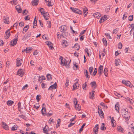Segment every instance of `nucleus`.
<instances>
[{
  "mask_svg": "<svg viewBox=\"0 0 134 134\" xmlns=\"http://www.w3.org/2000/svg\"><path fill=\"white\" fill-rule=\"evenodd\" d=\"M94 91H93L92 92L89 93L90 94L89 97L90 99H92L94 98Z\"/></svg>",
  "mask_w": 134,
  "mask_h": 134,
  "instance_id": "b1692460",
  "label": "nucleus"
},
{
  "mask_svg": "<svg viewBox=\"0 0 134 134\" xmlns=\"http://www.w3.org/2000/svg\"><path fill=\"white\" fill-rule=\"evenodd\" d=\"M32 3L33 5H36L38 3V0H33Z\"/></svg>",
  "mask_w": 134,
  "mask_h": 134,
  "instance_id": "c756f323",
  "label": "nucleus"
},
{
  "mask_svg": "<svg viewBox=\"0 0 134 134\" xmlns=\"http://www.w3.org/2000/svg\"><path fill=\"white\" fill-rule=\"evenodd\" d=\"M89 69L90 74H91L92 73V72L93 71V67L92 66H91L89 68Z\"/></svg>",
  "mask_w": 134,
  "mask_h": 134,
  "instance_id": "603ef678",
  "label": "nucleus"
},
{
  "mask_svg": "<svg viewBox=\"0 0 134 134\" xmlns=\"http://www.w3.org/2000/svg\"><path fill=\"white\" fill-rule=\"evenodd\" d=\"M100 129L102 130H104L106 129L105 124L104 123H102L100 128Z\"/></svg>",
  "mask_w": 134,
  "mask_h": 134,
  "instance_id": "7c9ffc66",
  "label": "nucleus"
},
{
  "mask_svg": "<svg viewBox=\"0 0 134 134\" xmlns=\"http://www.w3.org/2000/svg\"><path fill=\"white\" fill-rule=\"evenodd\" d=\"M3 22L6 24H8L9 23V18H5L3 20Z\"/></svg>",
  "mask_w": 134,
  "mask_h": 134,
  "instance_id": "2f4dec72",
  "label": "nucleus"
},
{
  "mask_svg": "<svg viewBox=\"0 0 134 134\" xmlns=\"http://www.w3.org/2000/svg\"><path fill=\"white\" fill-rule=\"evenodd\" d=\"M30 16L28 15L25 17V19L26 20H29L30 18Z\"/></svg>",
  "mask_w": 134,
  "mask_h": 134,
  "instance_id": "774afa93",
  "label": "nucleus"
},
{
  "mask_svg": "<svg viewBox=\"0 0 134 134\" xmlns=\"http://www.w3.org/2000/svg\"><path fill=\"white\" fill-rule=\"evenodd\" d=\"M14 102L11 100H8L7 102V104L8 106H10L12 104H13Z\"/></svg>",
  "mask_w": 134,
  "mask_h": 134,
  "instance_id": "c85d7f7f",
  "label": "nucleus"
},
{
  "mask_svg": "<svg viewBox=\"0 0 134 134\" xmlns=\"http://www.w3.org/2000/svg\"><path fill=\"white\" fill-rule=\"evenodd\" d=\"M21 103L20 102H19L18 104V107L19 110H21V109L22 108H21Z\"/></svg>",
  "mask_w": 134,
  "mask_h": 134,
  "instance_id": "4d7b16f0",
  "label": "nucleus"
},
{
  "mask_svg": "<svg viewBox=\"0 0 134 134\" xmlns=\"http://www.w3.org/2000/svg\"><path fill=\"white\" fill-rule=\"evenodd\" d=\"M48 127L47 126H46L43 129V130L44 132V133H46L47 132L48 130H47V129H46V128H48Z\"/></svg>",
  "mask_w": 134,
  "mask_h": 134,
  "instance_id": "58836bf2",
  "label": "nucleus"
},
{
  "mask_svg": "<svg viewBox=\"0 0 134 134\" xmlns=\"http://www.w3.org/2000/svg\"><path fill=\"white\" fill-rule=\"evenodd\" d=\"M93 15L94 17L97 19H99L101 16V14L100 13L96 12L93 14Z\"/></svg>",
  "mask_w": 134,
  "mask_h": 134,
  "instance_id": "a211bd4d",
  "label": "nucleus"
},
{
  "mask_svg": "<svg viewBox=\"0 0 134 134\" xmlns=\"http://www.w3.org/2000/svg\"><path fill=\"white\" fill-rule=\"evenodd\" d=\"M83 14L84 15V16H85L87 15L88 13V10L87 8L86 7H85L83 8Z\"/></svg>",
  "mask_w": 134,
  "mask_h": 134,
  "instance_id": "5701e85b",
  "label": "nucleus"
},
{
  "mask_svg": "<svg viewBox=\"0 0 134 134\" xmlns=\"http://www.w3.org/2000/svg\"><path fill=\"white\" fill-rule=\"evenodd\" d=\"M111 125L113 127H114V122H115V121L114 120V118L113 117L111 120Z\"/></svg>",
  "mask_w": 134,
  "mask_h": 134,
  "instance_id": "de8ad7c7",
  "label": "nucleus"
},
{
  "mask_svg": "<svg viewBox=\"0 0 134 134\" xmlns=\"http://www.w3.org/2000/svg\"><path fill=\"white\" fill-rule=\"evenodd\" d=\"M42 15L43 16L44 19H45L46 20L48 19L49 17L48 13L47 12H46Z\"/></svg>",
  "mask_w": 134,
  "mask_h": 134,
  "instance_id": "4468645a",
  "label": "nucleus"
},
{
  "mask_svg": "<svg viewBox=\"0 0 134 134\" xmlns=\"http://www.w3.org/2000/svg\"><path fill=\"white\" fill-rule=\"evenodd\" d=\"M98 112L99 116L101 118H103L104 116V114L103 111L101 109H100V108L99 107H98Z\"/></svg>",
  "mask_w": 134,
  "mask_h": 134,
  "instance_id": "9d476101",
  "label": "nucleus"
},
{
  "mask_svg": "<svg viewBox=\"0 0 134 134\" xmlns=\"http://www.w3.org/2000/svg\"><path fill=\"white\" fill-rule=\"evenodd\" d=\"M77 100L76 98H75L74 100V103L75 105V109L76 110H81V107L79 106L78 104H77Z\"/></svg>",
  "mask_w": 134,
  "mask_h": 134,
  "instance_id": "7ed1b4c3",
  "label": "nucleus"
},
{
  "mask_svg": "<svg viewBox=\"0 0 134 134\" xmlns=\"http://www.w3.org/2000/svg\"><path fill=\"white\" fill-rule=\"evenodd\" d=\"M24 74V71L23 69H19L17 72V75L19 76H21V77Z\"/></svg>",
  "mask_w": 134,
  "mask_h": 134,
  "instance_id": "39448f33",
  "label": "nucleus"
},
{
  "mask_svg": "<svg viewBox=\"0 0 134 134\" xmlns=\"http://www.w3.org/2000/svg\"><path fill=\"white\" fill-rule=\"evenodd\" d=\"M36 104L37 106H36V105H34V107L36 109H38L39 107V105L38 104Z\"/></svg>",
  "mask_w": 134,
  "mask_h": 134,
  "instance_id": "0e129e2a",
  "label": "nucleus"
},
{
  "mask_svg": "<svg viewBox=\"0 0 134 134\" xmlns=\"http://www.w3.org/2000/svg\"><path fill=\"white\" fill-rule=\"evenodd\" d=\"M110 6H108L107 8H106L105 10L107 12H108L110 10Z\"/></svg>",
  "mask_w": 134,
  "mask_h": 134,
  "instance_id": "052dcab7",
  "label": "nucleus"
},
{
  "mask_svg": "<svg viewBox=\"0 0 134 134\" xmlns=\"http://www.w3.org/2000/svg\"><path fill=\"white\" fill-rule=\"evenodd\" d=\"M19 117H21L22 118L24 119H26V116L23 115H20L19 116Z\"/></svg>",
  "mask_w": 134,
  "mask_h": 134,
  "instance_id": "680f3d73",
  "label": "nucleus"
},
{
  "mask_svg": "<svg viewBox=\"0 0 134 134\" xmlns=\"http://www.w3.org/2000/svg\"><path fill=\"white\" fill-rule=\"evenodd\" d=\"M53 112L51 111H49L48 113H46V115L48 116H51L53 114Z\"/></svg>",
  "mask_w": 134,
  "mask_h": 134,
  "instance_id": "8fccbe9b",
  "label": "nucleus"
},
{
  "mask_svg": "<svg viewBox=\"0 0 134 134\" xmlns=\"http://www.w3.org/2000/svg\"><path fill=\"white\" fill-rule=\"evenodd\" d=\"M114 94L115 96H117L118 97H122V96H121V95L120 94L117 92H115V93Z\"/></svg>",
  "mask_w": 134,
  "mask_h": 134,
  "instance_id": "13d9d810",
  "label": "nucleus"
},
{
  "mask_svg": "<svg viewBox=\"0 0 134 134\" xmlns=\"http://www.w3.org/2000/svg\"><path fill=\"white\" fill-rule=\"evenodd\" d=\"M97 69L96 68H95L94 71L93 72V75L94 76H95L97 72Z\"/></svg>",
  "mask_w": 134,
  "mask_h": 134,
  "instance_id": "338daca9",
  "label": "nucleus"
},
{
  "mask_svg": "<svg viewBox=\"0 0 134 134\" xmlns=\"http://www.w3.org/2000/svg\"><path fill=\"white\" fill-rule=\"evenodd\" d=\"M117 128L118 130L119 131L122 133L123 132V128L121 126H118Z\"/></svg>",
  "mask_w": 134,
  "mask_h": 134,
  "instance_id": "e433bc0d",
  "label": "nucleus"
},
{
  "mask_svg": "<svg viewBox=\"0 0 134 134\" xmlns=\"http://www.w3.org/2000/svg\"><path fill=\"white\" fill-rule=\"evenodd\" d=\"M46 3L47 5L49 7L53 5V3L51 2V1L46 2Z\"/></svg>",
  "mask_w": 134,
  "mask_h": 134,
  "instance_id": "ea45409f",
  "label": "nucleus"
},
{
  "mask_svg": "<svg viewBox=\"0 0 134 134\" xmlns=\"http://www.w3.org/2000/svg\"><path fill=\"white\" fill-rule=\"evenodd\" d=\"M133 19V15H131L129 16L128 18V20L129 21H131Z\"/></svg>",
  "mask_w": 134,
  "mask_h": 134,
  "instance_id": "3c124183",
  "label": "nucleus"
},
{
  "mask_svg": "<svg viewBox=\"0 0 134 134\" xmlns=\"http://www.w3.org/2000/svg\"><path fill=\"white\" fill-rule=\"evenodd\" d=\"M122 44L121 42H119L118 44V48L119 49H121L122 48Z\"/></svg>",
  "mask_w": 134,
  "mask_h": 134,
  "instance_id": "bf43d9fd",
  "label": "nucleus"
},
{
  "mask_svg": "<svg viewBox=\"0 0 134 134\" xmlns=\"http://www.w3.org/2000/svg\"><path fill=\"white\" fill-rule=\"evenodd\" d=\"M120 63V59H118L115 60V63L116 66L119 65Z\"/></svg>",
  "mask_w": 134,
  "mask_h": 134,
  "instance_id": "a878e982",
  "label": "nucleus"
},
{
  "mask_svg": "<svg viewBox=\"0 0 134 134\" xmlns=\"http://www.w3.org/2000/svg\"><path fill=\"white\" fill-rule=\"evenodd\" d=\"M86 125V123H84L81 126V127L80 128V129L79 130V132L81 133V131L83 130V129L84 127Z\"/></svg>",
  "mask_w": 134,
  "mask_h": 134,
  "instance_id": "37998d69",
  "label": "nucleus"
},
{
  "mask_svg": "<svg viewBox=\"0 0 134 134\" xmlns=\"http://www.w3.org/2000/svg\"><path fill=\"white\" fill-rule=\"evenodd\" d=\"M17 38H16L13 41H11L10 42L11 45L12 46H13L16 45L17 43Z\"/></svg>",
  "mask_w": 134,
  "mask_h": 134,
  "instance_id": "f3484780",
  "label": "nucleus"
},
{
  "mask_svg": "<svg viewBox=\"0 0 134 134\" xmlns=\"http://www.w3.org/2000/svg\"><path fill=\"white\" fill-rule=\"evenodd\" d=\"M31 49L29 47H27L25 49V52H26V53H29L30 51L31 50Z\"/></svg>",
  "mask_w": 134,
  "mask_h": 134,
  "instance_id": "c03bdc74",
  "label": "nucleus"
},
{
  "mask_svg": "<svg viewBox=\"0 0 134 134\" xmlns=\"http://www.w3.org/2000/svg\"><path fill=\"white\" fill-rule=\"evenodd\" d=\"M119 30V28H117L113 30V33L114 34H116L118 32Z\"/></svg>",
  "mask_w": 134,
  "mask_h": 134,
  "instance_id": "09e8293b",
  "label": "nucleus"
},
{
  "mask_svg": "<svg viewBox=\"0 0 134 134\" xmlns=\"http://www.w3.org/2000/svg\"><path fill=\"white\" fill-rule=\"evenodd\" d=\"M31 33L30 32H28L25 35L23 38H22V40L24 41L28 39L30 36Z\"/></svg>",
  "mask_w": 134,
  "mask_h": 134,
  "instance_id": "6e6552de",
  "label": "nucleus"
},
{
  "mask_svg": "<svg viewBox=\"0 0 134 134\" xmlns=\"http://www.w3.org/2000/svg\"><path fill=\"white\" fill-rule=\"evenodd\" d=\"M74 48H76V50H78L80 48L78 44H75L74 45Z\"/></svg>",
  "mask_w": 134,
  "mask_h": 134,
  "instance_id": "a18cd8bd",
  "label": "nucleus"
},
{
  "mask_svg": "<svg viewBox=\"0 0 134 134\" xmlns=\"http://www.w3.org/2000/svg\"><path fill=\"white\" fill-rule=\"evenodd\" d=\"M119 102H117L115 106V108L117 112L119 113Z\"/></svg>",
  "mask_w": 134,
  "mask_h": 134,
  "instance_id": "ddd939ff",
  "label": "nucleus"
},
{
  "mask_svg": "<svg viewBox=\"0 0 134 134\" xmlns=\"http://www.w3.org/2000/svg\"><path fill=\"white\" fill-rule=\"evenodd\" d=\"M108 71V69L106 68H105L103 72L104 75L106 77L108 75V73H107Z\"/></svg>",
  "mask_w": 134,
  "mask_h": 134,
  "instance_id": "4c0bfd02",
  "label": "nucleus"
},
{
  "mask_svg": "<svg viewBox=\"0 0 134 134\" xmlns=\"http://www.w3.org/2000/svg\"><path fill=\"white\" fill-rule=\"evenodd\" d=\"M20 132L22 134H28V132H24L21 130L20 131Z\"/></svg>",
  "mask_w": 134,
  "mask_h": 134,
  "instance_id": "e2e57ef3",
  "label": "nucleus"
},
{
  "mask_svg": "<svg viewBox=\"0 0 134 134\" xmlns=\"http://www.w3.org/2000/svg\"><path fill=\"white\" fill-rule=\"evenodd\" d=\"M102 41L103 42V43L104 44H105V45L107 46V42L106 41V40L104 38H103L102 39Z\"/></svg>",
  "mask_w": 134,
  "mask_h": 134,
  "instance_id": "5fc2aeb1",
  "label": "nucleus"
},
{
  "mask_svg": "<svg viewBox=\"0 0 134 134\" xmlns=\"http://www.w3.org/2000/svg\"><path fill=\"white\" fill-rule=\"evenodd\" d=\"M57 87V85L56 82H55L54 84H53L50 86L48 88L49 90H51L52 89H55Z\"/></svg>",
  "mask_w": 134,
  "mask_h": 134,
  "instance_id": "f8f14e48",
  "label": "nucleus"
},
{
  "mask_svg": "<svg viewBox=\"0 0 134 134\" xmlns=\"http://www.w3.org/2000/svg\"><path fill=\"white\" fill-rule=\"evenodd\" d=\"M61 64H62L63 66H66V68H69V64L70 63L71 60H70V62H69L68 60H66V59L63 58L62 57V59H61Z\"/></svg>",
  "mask_w": 134,
  "mask_h": 134,
  "instance_id": "f257e3e1",
  "label": "nucleus"
},
{
  "mask_svg": "<svg viewBox=\"0 0 134 134\" xmlns=\"http://www.w3.org/2000/svg\"><path fill=\"white\" fill-rule=\"evenodd\" d=\"M127 101L128 102H129L131 104H133V101L132 100L130 99L129 98H127Z\"/></svg>",
  "mask_w": 134,
  "mask_h": 134,
  "instance_id": "79ce46f5",
  "label": "nucleus"
},
{
  "mask_svg": "<svg viewBox=\"0 0 134 134\" xmlns=\"http://www.w3.org/2000/svg\"><path fill=\"white\" fill-rule=\"evenodd\" d=\"M23 63V60L20 58H18L16 59V66H21Z\"/></svg>",
  "mask_w": 134,
  "mask_h": 134,
  "instance_id": "0eeeda50",
  "label": "nucleus"
},
{
  "mask_svg": "<svg viewBox=\"0 0 134 134\" xmlns=\"http://www.w3.org/2000/svg\"><path fill=\"white\" fill-rule=\"evenodd\" d=\"M103 66L101 65H100L98 69V74L99 75V76H100L103 73Z\"/></svg>",
  "mask_w": 134,
  "mask_h": 134,
  "instance_id": "1a4fd4ad",
  "label": "nucleus"
},
{
  "mask_svg": "<svg viewBox=\"0 0 134 134\" xmlns=\"http://www.w3.org/2000/svg\"><path fill=\"white\" fill-rule=\"evenodd\" d=\"M124 110L125 111L124 114L122 115V116L123 118L125 119L127 121L129 120L130 118L129 114L128 112L126 111L125 109H124Z\"/></svg>",
  "mask_w": 134,
  "mask_h": 134,
  "instance_id": "20e7f679",
  "label": "nucleus"
},
{
  "mask_svg": "<svg viewBox=\"0 0 134 134\" xmlns=\"http://www.w3.org/2000/svg\"><path fill=\"white\" fill-rule=\"evenodd\" d=\"M47 23L48 24V27L49 28H50L51 27V22L49 21H48L47 22Z\"/></svg>",
  "mask_w": 134,
  "mask_h": 134,
  "instance_id": "69168bd1",
  "label": "nucleus"
},
{
  "mask_svg": "<svg viewBox=\"0 0 134 134\" xmlns=\"http://www.w3.org/2000/svg\"><path fill=\"white\" fill-rule=\"evenodd\" d=\"M45 107L46 106L44 103H43L42 104V108L41 110V112L42 114L44 115H45L46 114Z\"/></svg>",
  "mask_w": 134,
  "mask_h": 134,
  "instance_id": "423d86ee",
  "label": "nucleus"
},
{
  "mask_svg": "<svg viewBox=\"0 0 134 134\" xmlns=\"http://www.w3.org/2000/svg\"><path fill=\"white\" fill-rule=\"evenodd\" d=\"M46 79L45 77L44 76H42L41 77H39V79L38 80V81L40 82V80H41V82L42 80H44Z\"/></svg>",
  "mask_w": 134,
  "mask_h": 134,
  "instance_id": "72a5a7b5",
  "label": "nucleus"
},
{
  "mask_svg": "<svg viewBox=\"0 0 134 134\" xmlns=\"http://www.w3.org/2000/svg\"><path fill=\"white\" fill-rule=\"evenodd\" d=\"M39 10L41 13L42 15L46 12L44 9L43 8H40Z\"/></svg>",
  "mask_w": 134,
  "mask_h": 134,
  "instance_id": "f704fd0d",
  "label": "nucleus"
},
{
  "mask_svg": "<svg viewBox=\"0 0 134 134\" xmlns=\"http://www.w3.org/2000/svg\"><path fill=\"white\" fill-rule=\"evenodd\" d=\"M70 9L73 12L76 13H77L78 11H79V9H78L75 8L71 7L70 8Z\"/></svg>",
  "mask_w": 134,
  "mask_h": 134,
  "instance_id": "cd10ccee",
  "label": "nucleus"
},
{
  "mask_svg": "<svg viewBox=\"0 0 134 134\" xmlns=\"http://www.w3.org/2000/svg\"><path fill=\"white\" fill-rule=\"evenodd\" d=\"M67 35V34L66 32H63L61 34V36L63 37H66Z\"/></svg>",
  "mask_w": 134,
  "mask_h": 134,
  "instance_id": "49530a36",
  "label": "nucleus"
},
{
  "mask_svg": "<svg viewBox=\"0 0 134 134\" xmlns=\"http://www.w3.org/2000/svg\"><path fill=\"white\" fill-rule=\"evenodd\" d=\"M46 43H47V44L48 46L51 49H52L54 48L52 46V44L51 42L50 41H47Z\"/></svg>",
  "mask_w": 134,
  "mask_h": 134,
  "instance_id": "4be33fe9",
  "label": "nucleus"
},
{
  "mask_svg": "<svg viewBox=\"0 0 134 134\" xmlns=\"http://www.w3.org/2000/svg\"><path fill=\"white\" fill-rule=\"evenodd\" d=\"M16 10L19 13H20L21 12V9L19 6H16L15 7Z\"/></svg>",
  "mask_w": 134,
  "mask_h": 134,
  "instance_id": "bb28decb",
  "label": "nucleus"
},
{
  "mask_svg": "<svg viewBox=\"0 0 134 134\" xmlns=\"http://www.w3.org/2000/svg\"><path fill=\"white\" fill-rule=\"evenodd\" d=\"M29 27V25H27L25 27L23 31V34H24L27 31V30H28Z\"/></svg>",
  "mask_w": 134,
  "mask_h": 134,
  "instance_id": "393cba45",
  "label": "nucleus"
},
{
  "mask_svg": "<svg viewBox=\"0 0 134 134\" xmlns=\"http://www.w3.org/2000/svg\"><path fill=\"white\" fill-rule=\"evenodd\" d=\"M46 77L48 79L50 80L51 79V75L49 74H47Z\"/></svg>",
  "mask_w": 134,
  "mask_h": 134,
  "instance_id": "864d4df0",
  "label": "nucleus"
},
{
  "mask_svg": "<svg viewBox=\"0 0 134 134\" xmlns=\"http://www.w3.org/2000/svg\"><path fill=\"white\" fill-rule=\"evenodd\" d=\"M122 82L126 86H129L130 87L132 88V87H134L132 84L129 81H126L125 80H123L122 81Z\"/></svg>",
  "mask_w": 134,
  "mask_h": 134,
  "instance_id": "f03ea898",
  "label": "nucleus"
},
{
  "mask_svg": "<svg viewBox=\"0 0 134 134\" xmlns=\"http://www.w3.org/2000/svg\"><path fill=\"white\" fill-rule=\"evenodd\" d=\"M60 31L61 32H65L66 31V27L65 26L63 25L61 26L60 27Z\"/></svg>",
  "mask_w": 134,
  "mask_h": 134,
  "instance_id": "dca6fc26",
  "label": "nucleus"
},
{
  "mask_svg": "<svg viewBox=\"0 0 134 134\" xmlns=\"http://www.w3.org/2000/svg\"><path fill=\"white\" fill-rule=\"evenodd\" d=\"M1 125L2 127L6 130H9V127L4 122L2 121L1 123Z\"/></svg>",
  "mask_w": 134,
  "mask_h": 134,
  "instance_id": "9b49d317",
  "label": "nucleus"
},
{
  "mask_svg": "<svg viewBox=\"0 0 134 134\" xmlns=\"http://www.w3.org/2000/svg\"><path fill=\"white\" fill-rule=\"evenodd\" d=\"M67 79H66V82L65 84V87H68L69 85V81Z\"/></svg>",
  "mask_w": 134,
  "mask_h": 134,
  "instance_id": "6e6d98bb",
  "label": "nucleus"
},
{
  "mask_svg": "<svg viewBox=\"0 0 134 134\" xmlns=\"http://www.w3.org/2000/svg\"><path fill=\"white\" fill-rule=\"evenodd\" d=\"M5 38L6 39H7L9 38L10 36V30H7L5 32Z\"/></svg>",
  "mask_w": 134,
  "mask_h": 134,
  "instance_id": "2eb2a0df",
  "label": "nucleus"
},
{
  "mask_svg": "<svg viewBox=\"0 0 134 134\" xmlns=\"http://www.w3.org/2000/svg\"><path fill=\"white\" fill-rule=\"evenodd\" d=\"M91 86L93 87L94 88H95L96 87V82L95 81L92 82H91Z\"/></svg>",
  "mask_w": 134,
  "mask_h": 134,
  "instance_id": "c9c22d12",
  "label": "nucleus"
},
{
  "mask_svg": "<svg viewBox=\"0 0 134 134\" xmlns=\"http://www.w3.org/2000/svg\"><path fill=\"white\" fill-rule=\"evenodd\" d=\"M79 84L78 83V81L76 82L74 85H73V88L72 90H75L79 88Z\"/></svg>",
  "mask_w": 134,
  "mask_h": 134,
  "instance_id": "6ab92c4d",
  "label": "nucleus"
},
{
  "mask_svg": "<svg viewBox=\"0 0 134 134\" xmlns=\"http://www.w3.org/2000/svg\"><path fill=\"white\" fill-rule=\"evenodd\" d=\"M99 53H100V54H101V55H102V57H103L104 56L105 54V51H104V50L101 52L100 51Z\"/></svg>",
  "mask_w": 134,
  "mask_h": 134,
  "instance_id": "a19ab883",
  "label": "nucleus"
},
{
  "mask_svg": "<svg viewBox=\"0 0 134 134\" xmlns=\"http://www.w3.org/2000/svg\"><path fill=\"white\" fill-rule=\"evenodd\" d=\"M62 42L63 43L62 45L64 47H65L68 45L67 42L66 41L63 40L62 41Z\"/></svg>",
  "mask_w": 134,
  "mask_h": 134,
  "instance_id": "473e14b6",
  "label": "nucleus"
},
{
  "mask_svg": "<svg viewBox=\"0 0 134 134\" xmlns=\"http://www.w3.org/2000/svg\"><path fill=\"white\" fill-rule=\"evenodd\" d=\"M106 17H107L105 15H104V16L102 17L99 21V23H101L103 22L105 20H107Z\"/></svg>",
  "mask_w": 134,
  "mask_h": 134,
  "instance_id": "412c9836",
  "label": "nucleus"
},
{
  "mask_svg": "<svg viewBox=\"0 0 134 134\" xmlns=\"http://www.w3.org/2000/svg\"><path fill=\"white\" fill-rule=\"evenodd\" d=\"M98 125H96L93 128V130H94V134H97L98 132V130L99 129Z\"/></svg>",
  "mask_w": 134,
  "mask_h": 134,
  "instance_id": "aec40b11",
  "label": "nucleus"
}]
</instances>
